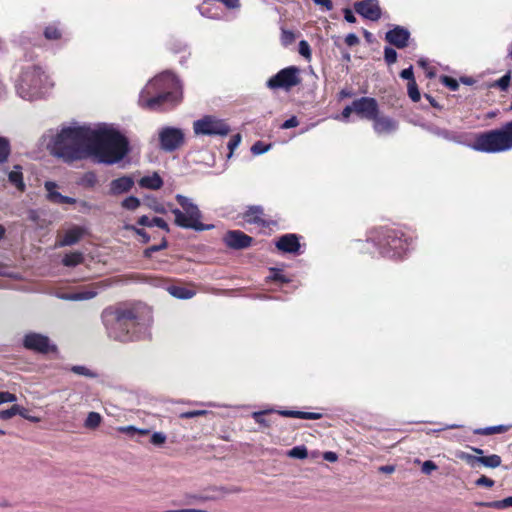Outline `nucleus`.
Masks as SVG:
<instances>
[{"instance_id":"50","label":"nucleus","mask_w":512,"mask_h":512,"mask_svg":"<svg viewBox=\"0 0 512 512\" xmlns=\"http://www.w3.org/2000/svg\"><path fill=\"white\" fill-rule=\"evenodd\" d=\"M17 397L15 394L6 391H0V405L3 403L15 402Z\"/></svg>"},{"instance_id":"41","label":"nucleus","mask_w":512,"mask_h":512,"mask_svg":"<svg viewBox=\"0 0 512 512\" xmlns=\"http://www.w3.org/2000/svg\"><path fill=\"white\" fill-rule=\"evenodd\" d=\"M271 148V145L270 144H264L263 142L261 141H257L255 142L252 147H251V152L254 154V155H261L267 151H269V149Z\"/></svg>"},{"instance_id":"22","label":"nucleus","mask_w":512,"mask_h":512,"mask_svg":"<svg viewBox=\"0 0 512 512\" xmlns=\"http://www.w3.org/2000/svg\"><path fill=\"white\" fill-rule=\"evenodd\" d=\"M138 183L141 188L150 190H158L163 186V180L157 172L143 176Z\"/></svg>"},{"instance_id":"5","label":"nucleus","mask_w":512,"mask_h":512,"mask_svg":"<svg viewBox=\"0 0 512 512\" xmlns=\"http://www.w3.org/2000/svg\"><path fill=\"white\" fill-rule=\"evenodd\" d=\"M367 240L373 242L379 252L388 257H401L410 246L404 233L392 228L375 229L369 233Z\"/></svg>"},{"instance_id":"23","label":"nucleus","mask_w":512,"mask_h":512,"mask_svg":"<svg viewBox=\"0 0 512 512\" xmlns=\"http://www.w3.org/2000/svg\"><path fill=\"white\" fill-rule=\"evenodd\" d=\"M263 215L264 213L261 206H251L246 210L243 218L248 223L264 225L265 221L263 219Z\"/></svg>"},{"instance_id":"49","label":"nucleus","mask_w":512,"mask_h":512,"mask_svg":"<svg viewBox=\"0 0 512 512\" xmlns=\"http://www.w3.org/2000/svg\"><path fill=\"white\" fill-rule=\"evenodd\" d=\"M510 82H511V72H507L504 76H502L497 82H496V85L501 89V90H506L509 85H510Z\"/></svg>"},{"instance_id":"36","label":"nucleus","mask_w":512,"mask_h":512,"mask_svg":"<svg viewBox=\"0 0 512 512\" xmlns=\"http://www.w3.org/2000/svg\"><path fill=\"white\" fill-rule=\"evenodd\" d=\"M287 456L294 459H305L308 456V450L305 446H295L287 452Z\"/></svg>"},{"instance_id":"57","label":"nucleus","mask_w":512,"mask_h":512,"mask_svg":"<svg viewBox=\"0 0 512 512\" xmlns=\"http://www.w3.org/2000/svg\"><path fill=\"white\" fill-rule=\"evenodd\" d=\"M299 125V121L295 116H292L291 118L284 121V123L281 125L282 129H290L294 128Z\"/></svg>"},{"instance_id":"51","label":"nucleus","mask_w":512,"mask_h":512,"mask_svg":"<svg viewBox=\"0 0 512 512\" xmlns=\"http://www.w3.org/2000/svg\"><path fill=\"white\" fill-rule=\"evenodd\" d=\"M54 295L62 300L77 301L75 292L56 291Z\"/></svg>"},{"instance_id":"8","label":"nucleus","mask_w":512,"mask_h":512,"mask_svg":"<svg viewBox=\"0 0 512 512\" xmlns=\"http://www.w3.org/2000/svg\"><path fill=\"white\" fill-rule=\"evenodd\" d=\"M301 81L300 68L297 66H289L281 69L278 73L270 77L266 82V86L271 90L283 89L290 91L293 87L299 85Z\"/></svg>"},{"instance_id":"42","label":"nucleus","mask_w":512,"mask_h":512,"mask_svg":"<svg viewBox=\"0 0 512 512\" xmlns=\"http://www.w3.org/2000/svg\"><path fill=\"white\" fill-rule=\"evenodd\" d=\"M408 95L413 102H418L421 98L415 81L408 82Z\"/></svg>"},{"instance_id":"4","label":"nucleus","mask_w":512,"mask_h":512,"mask_svg":"<svg viewBox=\"0 0 512 512\" xmlns=\"http://www.w3.org/2000/svg\"><path fill=\"white\" fill-rule=\"evenodd\" d=\"M53 87L50 76L40 66L30 64L23 67L16 91L22 99L34 101L48 95Z\"/></svg>"},{"instance_id":"38","label":"nucleus","mask_w":512,"mask_h":512,"mask_svg":"<svg viewBox=\"0 0 512 512\" xmlns=\"http://www.w3.org/2000/svg\"><path fill=\"white\" fill-rule=\"evenodd\" d=\"M10 154V143L7 138L0 137V163L7 160Z\"/></svg>"},{"instance_id":"16","label":"nucleus","mask_w":512,"mask_h":512,"mask_svg":"<svg viewBox=\"0 0 512 512\" xmlns=\"http://www.w3.org/2000/svg\"><path fill=\"white\" fill-rule=\"evenodd\" d=\"M410 33L407 29L396 26L392 30L386 33L385 39L391 45L396 46L399 49L405 48L408 44Z\"/></svg>"},{"instance_id":"11","label":"nucleus","mask_w":512,"mask_h":512,"mask_svg":"<svg viewBox=\"0 0 512 512\" xmlns=\"http://www.w3.org/2000/svg\"><path fill=\"white\" fill-rule=\"evenodd\" d=\"M23 346L27 350L40 354H47L56 350V346L50 341L49 337L36 332H29L23 337Z\"/></svg>"},{"instance_id":"55","label":"nucleus","mask_w":512,"mask_h":512,"mask_svg":"<svg viewBox=\"0 0 512 512\" xmlns=\"http://www.w3.org/2000/svg\"><path fill=\"white\" fill-rule=\"evenodd\" d=\"M299 53L306 58L311 55L310 46L305 40H302L299 43Z\"/></svg>"},{"instance_id":"28","label":"nucleus","mask_w":512,"mask_h":512,"mask_svg":"<svg viewBox=\"0 0 512 512\" xmlns=\"http://www.w3.org/2000/svg\"><path fill=\"white\" fill-rule=\"evenodd\" d=\"M168 292L175 298L178 299H190L195 295L193 290H190L182 286H170Z\"/></svg>"},{"instance_id":"27","label":"nucleus","mask_w":512,"mask_h":512,"mask_svg":"<svg viewBox=\"0 0 512 512\" xmlns=\"http://www.w3.org/2000/svg\"><path fill=\"white\" fill-rule=\"evenodd\" d=\"M21 169L22 168L19 165L14 166V169L11 172H9V174H8V180L18 190L24 191L25 184L23 182V175H22Z\"/></svg>"},{"instance_id":"19","label":"nucleus","mask_w":512,"mask_h":512,"mask_svg":"<svg viewBox=\"0 0 512 512\" xmlns=\"http://www.w3.org/2000/svg\"><path fill=\"white\" fill-rule=\"evenodd\" d=\"M85 234V229L80 226H73L67 229L57 241L56 246L65 247L76 244Z\"/></svg>"},{"instance_id":"60","label":"nucleus","mask_w":512,"mask_h":512,"mask_svg":"<svg viewBox=\"0 0 512 512\" xmlns=\"http://www.w3.org/2000/svg\"><path fill=\"white\" fill-rule=\"evenodd\" d=\"M267 413V411H258V412H254L253 413V418L254 420L259 423V424H262V425H265L267 426L268 423L266 422V420L263 418V415Z\"/></svg>"},{"instance_id":"25","label":"nucleus","mask_w":512,"mask_h":512,"mask_svg":"<svg viewBox=\"0 0 512 512\" xmlns=\"http://www.w3.org/2000/svg\"><path fill=\"white\" fill-rule=\"evenodd\" d=\"M278 413L285 417H293L299 419H309V420H317L321 418L320 413L315 412H303V411H293V410H281Z\"/></svg>"},{"instance_id":"15","label":"nucleus","mask_w":512,"mask_h":512,"mask_svg":"<svg viewBox=\"0 0 512 512\" xmlns=\"http://www.w3.org/2000/svg\"><path fill=\"white\" fill-rule=\"evenodd\" d=\"M224 241L230 248L244 249L250 246L252 238L239 230H233L225 235Z\"/></svg>"},{"instance_id":"34","label":"nucleus","mask_w":512,"mask_h":512,"mask_svg":"<svg viewBox=\"0 0 512 512\" xmlns=\"http://www.w3.org/2000/svg\"><path fill=\"white\" fill-rule=\"evenodd\" d=\"M508 429H509V426L497 425V426H490V427H486V428L476 429L474 431V433L479 434V435H492V434H496V433L506 432Z\"/></svg>"},{"instance_id":"20","label":"nucleus","mask_w":512,"mask_h":512,"mask_svg":"<svg viewBox=\"0 0 512 512\" xmlns=\"http://www.w3.org/2000/svg\"><path fill=\"white\" fill-rule=\"evenodd\" d=\"M107 286H108V284H106L104 281H101V282L92 283L90 285L81 287L77 291H75L76 300L77 301L90 300V299L96 297Z\"/></svg>"},{"instance_id":"17","label":"nucleus","mask_w":512,"mask_h":512,"mask_svg":"<svg viewBox=\"0 0 512 512\" xmlns=\"http://www.w3.org/2000/svg\"><path fill=\"white\" fill-rule=\"evenodd\" d=\"M374 131L379 134H392L398 129V122L388 116H378L373 119Z\"/></svg>"},{"instance_id":"54","label":"nucleus","mask_w":512,"mask_h":512,"mask_svg":"<svg viewBox=\"0 0 512 512\" xmlns=\"http://www.w3.org/2000/svg\"><path fill=\"white\" fill-rule=\"evenodd\" d=\"M268 279L279 282H288L285 276L276 269H271Z\"/></svg>"},{"instance_id":"1","label":"nucleus","mask_w":512,"mask_h":512,"mask_svg":"<svg viewBox=\"0 0 512 512\" xmlns=\"http://www.w3.org/2000/svg\"><path fill=\"white\" fill-rule=\"evenodd\" d=\"M47 149L66 162L94 156L98 162L115 164L129 150L127 138L111 125L63 127L44 135Z\"/></svg>"},{"instance_id":"26","label":"nucleus","mask_w":512,"mask_h":512,"mask_svg":"<svg viewBox=\"0 0 512 512\" xmlns=\"http://www.w3.org/2000/svg\"><path fill=\"white\" fill-rule=\"evenodd\" d=\"M138 224L141 226H147V227L157 226V227L169 232L168 224L164 221V219H162L160 217H154V218L150 219L148 216L144 215L138 219Z\"/></svg>"},{"instance_id":"10","label":"nucleus","mask_w":512,"mask_h":512,"mask_svg":"<svg viewBox=\"0 0 512 512\" xmlns=\"http://www.w3.org/2000/svg\"><path fill=\"white\" fill-rule=\"evenodd\" d=\"M160 148L165 152H173L184 142V133L175 127H163L158 133Z\"/></svg>"},{"instance_id":"32","label":"nucleus","mask_w":512,"mask_h":512,"mask_svg":"<svg viewBox=\"0 0 512 512\" xmlns=\"http://www.w3.org/2000/svg\"><path fill=\"white\" fill-rule=\"evenodd\" d=\"M501 463V457L496 454H492L489 456H479L478 460V465L481 464L488 468H497L501 465Z\"/></svg>"},{"instance_id":"3","label":"nucleus","mask_w":512,"mask_h":512,"mask_svg":"<svg viewBox=\"0 0 512 512\" xmlns=\"http://www.w3.org/2000/svg\"><path fill=\"white\" fill-rule=\"evenodd\" d=\"M181 99V84L174 74L163 72L150 80L139 95V104L150 110L174 106Z\"/></svg>"},{"instance_id":"39","label":"nucleus","mask_w":512,"mask_h":512,"mask_svg":"<svg viewBox=\"0 0 512 512\" xmlns=\"http://www.w3.org/2000/svg\"><path fill=\"white\" fill-rule=\"evenodd\" d=\"M456 457L465 461L472 468H475L478 466L479 456L471 455V454L461 451L456 454Z\"/></svg>"},{"instance_id":"62","label":"nucleus","mask_w":512,"mask_h":512,"mask_svg":"<svg viewBox=\"0 0 512 512\" xmlns=\"http://www.w3.org/2000/svg\"><path fill=\"white\" fill-rule=\"evenodd\" d=\"M316 5L324 7L326 10H331L333 8V4L331 0H313Z\"/></svg>"},{"instance_id":"13","label":"nucleus","mask_w":512,"mask_h":512,"mask_svg":"<svg viewBox=\"0 0 512 512\" xmlns=\"http://www.w3.org/2000/svg\"><path fill=\"white\" fill-rule=\"evenodd\" d=\"M355 11L363 18L377 21L381 17V9L377 0H363L354 4Z\"/></svg>"},{"instance_id":"53","label":"nucleus","mask_w":512,"mask_h":512,"mask_svg":"<svg viewBox=\"0 0 512 512\" xmlns=\"http://www.w3.org/2000/svg\"><path fill=\"white\" fill-rule=\"evenodd\" d=\"M436 469H437V465L431 460L425 461L422 464V468H421L422 472L427 475L431 474L432 471H434Z\"/></svg>"},{"instance_id":"63","label":"nucleus","mask_w":512,"mask_h":512,"mask_svg":"<svg viewBox=\"0 0 512 512\" xmlns=\"http://www.w3.org/2000/svg\"><path fill=\"white\" fill-rule=\"evenodd\" d=\"M133 230L141 237L143 243L150 241V237L144 229L133 228Z\"/></svg>"},{"instance_id":"12","label":"nucleus","mask_w":512,"mask_h":512,"mask_svg":"<svg viewBox=\"0 0 512 512\" xmlns=\"http://www.w3.org/2000/svg\"><path fill=\"white\" fill-rule=\"evenodd\" d=\"M353 109L360 117L373 120L378 114V104L374 98L361 97L353 101Z\"/></svg>"},{"instance_id":"48","label":"nucleus","mask_w":512,"mask_h":512,"mask_svg":"<svg viewBox=\"0 0 512 512\" xmlns=\"http://www.w3.org/2000/svg\"><path fill=\"white\" fill-rule=\"evenodd\" d=\"M167 241L164 239L159 245H153L144 251L145 257H151V255L157 251L165 249L167 247Z\"/></svg>"},{"instance_id":"47","label":"nucleus","mask_w":512,"mask_h":512,"mask_svg":"<svg viewBox=\"0 0 512 512\" xmlns=\"http://www.w3.org/2000/svg\"><path fill=\"white\" fill-rule=\"evenodd\" d=\"M384 58L388 64H393L397 60V52L391 47H386L384 49Z\"/></svg>"},{"instance_id":"18","label":"nucleus","mask_w":512,"mask_h":512,"mask_svg":"<svg viewBox=\"0 0 512 512\" xmlns=\"http://www.w3.org/2000/svg\"><path fill=\"white\" fill-rule=\"evenodd\" d=\"M428 130L432 135H434L436 137L442 138L447 141L455 142L458 144L468 145V143L466 142L465 134L458 133L456 131L448 130L445 128H441L438 126H431V127H429Z\"/></svg>"},{"instance_id":"6","label":"nucleus","mask_w":512,"mask_h":512,"mask_svg":"<svg viewBox=\"0 0 512 512\" xmlns=\"http://www.w3.org/2000/svg\"><path fill=\"white\" fill-rule=\"evenodd\" d=\"M470 147L475 151L498 153L512 149V121L502 128L481 133Z\"/></svg>"},{"instance_id":"9","label":"nucleus","mask_w":512,"mask_h":512,"mask_svg":"<svg viewBox=\"0 0 512 512\" xmlns=\"http://www.w3.org/2000/svg\"><path fill=\"white\" fill-rule=\"evenodd\" d=\"M193 130L196 135L226 136L230 132V127L225 120L213 115H206L194 121Z\"/></svg>"},{"instance_id":"35","label":"nucleus","mask_w":512,"mask_h":512,"mask_svg":"<svg viewBox=\"0 0 512 512\" xmlns=\"http://www.w3.org/2000/svg\"><path fill=\"white\" fill-rule=\"evenodd\" d=\"M102 421V417L97 412H89L85 419L84 426L88 429L97 428Z\"/></svg>"},{"instance_id":"64","label":"nucleus","mask_w":512,"mask_h":512,"mask_svg":"<svg viewBox=\"0 0 512 512\" xmlns=\"http://www.w3.org/2000/svg\"><path fill=\"white\" fill-rule=\"evenodd\" d=\"M294 40V34L290 31L283 30L282 32V41L285 44L291 43Z\"/></svg>"},{"instance_id":"7","label":"nucleus","mask_w":512,"mask_h":512,"mask_svg":"<svg viewBox=\"0 0 512 512\" xmlns=\"http://www.w3.org/2000/svg\"><path fill=\"white\" fill-rule=\"evenodd\" d=\"M176 200L183 209H171V212L175 216V224L177 226L194 229L196 231H202L210 228V226H205L200 222L201 212L197 205L194 204L190 198L181 194H177Z\"/></svg>"},{"instance_id":"2","label":"nucleus","mask_w":512,"mask_h":512,"mask_svg":"<svg viewBox=\"0 0 512 512\" xmlns=\"http://www.w3.org/2000/svg\"><path fill=\"white\" fill-rule=\"evenodd\" d=\"M102 318L109 337L120 342L140 339L151 324L150 313L144 308H109Z\"/></svg>"},{"instance_id":"56","label":"nucleus","mask_w":512,"mask_h":512,"mask_svg":"<svg viewBox=\"0 0 512 512\" xmlns=\"http://www.w3.org/2000/svg\"><path fill=\"white\" fill-rule=\"evenodd\" d=\"M494 480L486 477V476H481L480 478H478L475 482V484L477 486H485V487H488V488H491L494 486Z\"/></svg>"},{"instance_id":"37","label":"nucleus","mask_w":512,"mask_h":512,"mask_svg":"<svg viewBox=\"0 0 512 512\" xmlns=\"http://www.w3.org/2000/svg\"><path fill=\"white\" fill-rule=\"evenodd\" d=\"M140 205V199L135 196H129L121 202V207L129 211L138 209Z\"/></svg>"},{"instance_id":"46","label":"nucleus","mask_w":512,"mask_h":512,"mask_svg":"<svg viewBox=\"0 0 512 512\" xmlns=\"http://www.w3.org/2000/svg\"><path fill=\"white\" fill-rule=\"evenodd\" d=\"M241 139L242 138L240 134H235L231 137V139L228 142V149L230 150L228 157H231L234 150L240 145Z\"/></svg>"},{"instance_id":"45","label":"nucleus","mask_w":512,"mask_h":512,"mask_svg":"<svg viewBox=\"0 0 512 512\" xmlns=\"http://www.w3.org/2000/svg\"><path fill=\"white\" fill-rule=\"evenodd\" d=\"M441 83L448 87L452 91H456L459 88L458 82L449 76H441Z\"/></svg>"},{"instance_id":"52","label":"nucleus","mask_w":512,"mask_h":512,"mask_svg":"<svg viewBox=\"0 0 512 512\" xmlns=\"http://www.w3.org/2000/svg\"><path fill=\"white\" fill-rule=\"evenodd\" d=\"M208 413L207 410H193V411H187L180 414V418H194L198 416H203Z\"/></svg>"},{"instance_id":"44","label":"nucleus","mask_w":512,"mask_h":512,"mask_svg":"<svg viewBox=\"0 0 512 512\" xmlns=\"http://www.w3.org/2000/svg\"><path fill=\"white\" fill-rule=\"evenodd\" d=\"M166 435L163 432H154L151 435L150 442L155 446H162L166 442Z\"/></svg>"},{"instance_id":"33","label":"nucleus","mask_w":512,"mask_h":512,"mask_svg":"<svg viewBox=\"0 0 512 512\" xmlns=\"http://www.w3.org/2000/svg\"><path fill=\"white\" fill-rule=\"evenodd\" d=\"M24 412H27L26 408L19 405H13L9 409L0 411V419L8 420L16 415L25 416Z\"/></svg>"},{"instance_id":"21","label":"nucleus","mask_w":512,"mask_h":512,"mask_svg":"<svg viewBox=\"0 0 512 512\" xmlns=\"http://www.w3.org/2000/svg\"><path fill=\"white\" fill-rule=\"evenodd\" d=\"M276 247L286 253H296L300 248L299 239L295 234H286L279 238Z\"/></svg>"},{"instance_id":"43","label":"nucleus","mask_w":512,"mask_h":512,"mask_svg":"<svg viewBox=\"0 0 512 512\" xmlns=\"http://www.w3.org/2000/svg\"><path fill=\"white\" fill-rule=\"evenodd\" d=\"M44 35L49 40H57L61 37V32L55 26H48L44 31Z\"/></svg>"},{"instance_id":"30","label":"nucleus","mask_w":512,"mask_h":512,"mask_svg":"<svg viewBox=\"0 0 512 512\" xmlns=\"http://www.w3.org/2000/svg\"><path fill=\"white\" fill-rule=\"evenodd\" d=\"M78 185L84 187V188H94L96 184L98 183L97 175L92 172H86L84 173L78 180Z\"/></svg>"},{"instance_id":"59","label":"nucleus","mask_w":512,"mask_h":512,"mask_svg":"<svg viewBox=\"0 0 512 512\" xmlns=\"http://www.w3.org/2000/svg\"><path fill=\"white\" fill-rule=\"evenodd\" d=\"M345 42L348 46H355L359 43V38L356 34L350 33L345 37Z\"/></svg>"},{"instance_id":"31","label":"nucleus","mask_w":512,"mask_h":512,"mask_svg":"<svg viewBox=\"0 0 512 512\" xmlns=\"http://www.w3.org/2000/svg\"><path fill=\"white\" fill-rule=\"evenodd\" d=\"M84 260V256L81 252H71L64 256L62 263L67 267H75L81 264Z\"/></svg>"},{"instance_id":"58","label":"nucleus","mask_w":512,"mask_h":512,"mask_svg":"<svg viewBox=\"0 0 512 512\" xmlns=\"http://www.w3.org/2000/svg\"><path fill=\"white\" fill-rule=\"evenodd\" d=\"M400 76L401 78L408 80L409 82L415 81L412 67L402 70Z\"/></svg>"},{"instance_id":"14","label":"nucleus","mask_w":512,"mask_h":512,"mask_svg":"<svg viewBox=\"0 0 512 512\" xmlns=\"http://www.w3.org/2000/svg\"><path fill=\"white\" fill-rule=\"evenodd\" d=\"M135 181L131 176L124 175L113 179L109 183L107 194L110 196H119L128 193L134 187Z\"/></svg>"},{"instance_id":"24","label":"nucleus","mask_w":512,"mask_h":512,"mask_svg":"<svg viewBox=\"0 0 512 512\" xmlns=\"http://www.w3.org/2000/svg\"><path fill=\"white\" fill-rule=\"evenodd\" d=\"M45 190L47 191V199L54 204H63L64 195L57 192L58 185L53 181H46L44 183Z\"/></svg>"},{"instance_id":"40","label":"nucleus","mask_w":512,"mask_h":512,"mask_svg":"<svg viewBox=\"0 0 512 512\" xmlns=\"http://www.w3.org/2000/svg\"><path fill=\"white\" fill-rule=\"evenodd\" d=\"M71 371L77 375L89 377V378H95L97 377V374L92 372L90 369H88L85 366L82 365H75L72 366Z\"/></svg>"},{"instance_id":"61","label":"nucleus","mask_w":512,"mask_h":512,"mask_svg":"<svg viewBox=\"0 0 512 512\" xmlns=\"http://www.w3.org/2000/svg\"><path fill=\"white\" fill-rule=\"evenodd\" d=\"M136 430H137V428L132 425L123 426V427L118 428L119 432L130 435V436H133L134 434H136Z\"/></svg>"},{"instance_id":"29","label":"nucleus","mask_w":512,"mask_h":512,"mask_svg":"<svg viewBox=\"0 0 512 512\" xmlns=\"http://www.w3.org/2000/svg\"><path fill=\"white\" fill-rule=\"evenodd\" d=\"M477 505L481 507L494 508V509H506L512 507V496L504 498L502 500L491 501V502H479Z\"/></svg>"}]
</instances>
